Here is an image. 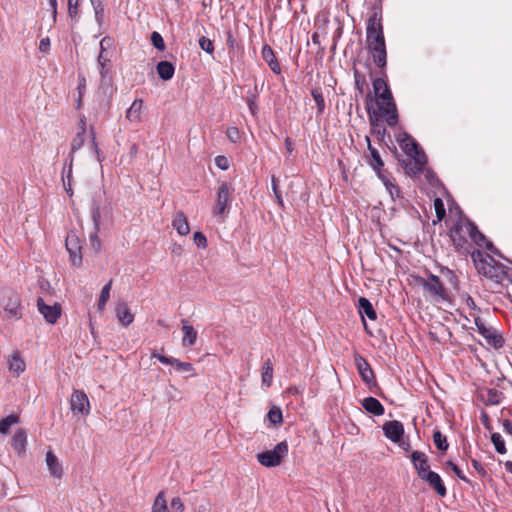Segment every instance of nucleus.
Returning <instances> with one entry per match:
<instances>
[{
    "label": "nucleus",
    "instance_id": "obj_1",
    "mask_svg": "<svg viewBox=\"0 0 512 512\" xmlns=\"http://www.w3.org/2000/svg\"><path fill=\"white\" fill-rule=\"evenodd\" d=\"M366 44L375 65L381 69L387 64V51L382 25L381 0L374 6L366 26Z\"/></svg>",
    "mask_w": 512,
    "mask_h": 512
},
{
    "label": "nucleus",
    "instance_id": "obj_2",
    "mask_svg": "<svg viewBox=\"0 0 512 512\" xmlns=\"http://www.w3.org/2000/svg\"><path fill=\"white\" fill-rule=\"evenodd\" d=\"M397 141L403 152L411 158V162L406 165L407 173L417 175L423 172L426 164V156L420 150L417 142L407 133H402Z\"/></svg>",
    "mask_w": 512,
    "mask_h": 512
},
{
    "label": "nucleus",
    "instance_id": "obj_7",
    "mask_svg": "<svg viewBox=\"0 0 512 512\" xmlns=\"http://www.w3.org/2000/svg\"><path fill=\"white\" fill-rule=\"evenodd\" d=\"M376 96L379 98L378 107L385 121L389 126H395L398 123V111L389 87Z\"/></svg>",
    "mask_w": 512,
    "mask_h": 512
},
{
    "label": "nucleus",
    "instance_id": "obj_9",
    "mask_svg": "<svg viewBox=\"0 0 512 512\" xmlns=\"http://www.w3.org/2000/svg\"><path fill=\"white\" fill-rule=\"evenodd\" d=\"M419 284L435 300H445L447 298L444 285L438 276L430 274L428 279L420 278Z\"/></svg>",
    "mask_w": 512,
    "mask_h": 512
},
{
    "label": "nucleus",
    "instance_id": "obj_31",
    "mask_svg": "<svg viewBox=\"0 0 512 512\" xmlns=\"http://www.w3.org/2000/svg\"><path fill=\"white\" fill-rule=\"evenodd\" d=\"M358 303H359V313L361 314L362 317H364V315H365L370 320H375L377 318V315L373 308V305L367 298L360 297L358 300ZM362 319H364V318H362ZM363 323H364V327L366 328L365 320H363Z\"/></svg>",
    "mask_w": 512,
    "mask_h": 512
},
{
    "label": "nucleus",
    "instance_id": "obj_6",
    "mask_svg": "<svg viewBox=\"0 0 512 512\" xmlns=\"http://www.w3.org/2000/svg\"><path fill=\"white\" fill-rule=\"evenodd\" d=\"M234 188L228 182H221L216 191L215 204L212 213L215 217L224 221L231 209Z\"/></svg>",
    "mask_w": 512,
    "mask_h": 512
},
{
    "label": "nucleus",
    "instance_id": "obj_3",
    "mask_svg": "<svg viewBox=\"0 0 512 512\" xmlns=\"http://www.w3.org/2000/svg\"><path fill=\"white\" fill-rule=\"evenodd\" d=\"M90 139V144L95 154V157L99 163L102 162L103 156L101 150L96 141V135L93 126L90 127L89 132L87 131V122L85 116L80 117L77 125V133L71 141L70 155L74 156V153L78 151L85 143L87 139Z\"/></svg>",
    "mask_w": 512,
    "mask_h": 512
},
{
    "label": "nucleus",
    "instance_id": "obj_19",
    "mask_svg": "<svg viewBox=\"0 0 512 512\" xmlns=\"http://www.w3.org/2000/svg\"><path fill=\"white\" fill-rule=\"evenodd\" d=\"M421 480L425 481L428 486L433 489L440 497H445L447 494L446 487L438 473L429 471L423 475Z\"/></svg>",
    "mask_w": 512,
    "mask_h": 512
},
{
    "label": "nucleus",
    "instance_id": "obj_64",
    "mask_svg": "<svg viewBox=\"0 0 512 512\" xmlns=\"http://www.w3.org/2000/svg\"><path fill=\"white\" fill-rule=\"evenodd\" d=\"M472 465L473 467L475 468V470L480 474V475H485L486 474V470L484 469V467L481 465V463L475 459H472Z\"/></svg>",
    "mask_w": 512,
    "mask_h": 512
},
{
    "label": "nucleus",
    "instance_id": "obj_18",
    "mask_svg": "<svg viewBox=\"0 0 512 512\" xmlns=\"http://www.w3.org/2000/svg\"><path fill=\"white\" fill-rule=\"evenodd\" d=\"M382 428L384 435L394 443H398L404 434L403 424L397 420L385 422Z\"/></svg>",
    "mask_w": 512,
    "mask_h": 512
},
{
    "label": "nucleus",
    "instance_id": "obj_34",
    "mask_svg": "<svg viewBox=\"0 0 512 512\" xmlns=\"http://www.w3.org/2000/svg\"><path fill=\"white\" fill-rule=\"evenodd\" d=\"M262 386L268 388L273 382V365L270 359L264 361L261 372Z\"/></svg>",
    "mask_w": 512,
    "mask_h": 512
},
{
    "label": "nucleus",
    "instance_id": "obj_11",
    "mask_svg": "<svg viewBox=\"0 0 512 512\" xmlns=\"http://www.w3.org/2000/svg\"><path fill=\"white\" fill-rule=\"evenodd\" d=\"M65 246L70 254V261L73 266H80L82 264V253H81V240L78 235L74 232L68 233L65 241Z\"/></svg>",
    "mask_w": 512,
    "mask_h": 512
},
{
    "label": "nucleus",
    "instance_id": "obj_40",
    "mask_svg": "<svg viewBox=\"0 0 512 512\" xmlns=\"http://www.w3.org/2000/svg\"><path fill=\"white\" fill-rule=\"evenodd\" d=\"M27 445V432L24 429H17L12 437L14 448H25Z\"/></svg>",
    "mask_w": 512,
    "mask_h": 512
},
{
    "label": "nucleus",
    "instance_id": "obj_17",
    "mask_svg": "<svg viewBox=\"0 0 512 512\" xmlns=\"http://www.w3.org/2000/svg\"><path fill=\"white\" fill-rule=\"evenodd\" d=\"M37 307L44 319L50 324H55L61 315V307L57 303L47 305L42 298H38Z\"/></svg>",
    "mask_w": 512,
    "mask_h": 512
},
{
    "label": "nucleus",
    "instance_id": "obj_42",
    "mask_svg": "<svg viewBox=\"0 0 512 512\" xmlns=\"http://www.w3.org/2000/svg\"><path fill=\"white\" fill-rule=\"evenodd\" d=\"M311 95L317 105V113L322 114L325 110V99L320 88L313 89Z\"/></svg>",
    "mask_w": 512,
    "mask_h": 512
},
{
    "label": "nucleus",
    "instance_id": "obj_35",
    "mask_svg": "<svg viewBox=\"0 0 512 512\" xmlns=\"http://www.w3.org/2000/svg\"><path fill=\"white\" fill-rule=\"evenodd\" d=\"M93 221H94V225H95V233H93L90 236V243H91L92 248L95 250V252H99L101 249V241L97 235V232L99 230V223H100V213H99L98 209H96L95 212L93 213Z\"/></svg>",
    "mask_w": 512,
    "mask_h": 512
},
{
    "label": "nucleus",
    "instance_id": "obj_54",
    "mask_svg": "<svg viewBox=\"0 0 512 512\" xmlns=\"http://www.w3.org/2000/svg\"><path fill=\"white\" fill-rule=\"evenodd\" d=\"M226 135L229 138L230 141L233 143H236L240 139V132L237 127H229L226 131Z\"/></svg>",
    "mask_w": 512,
    "mask_h": 512
},
{
    "label": "nucleus",
    "instance_id": "obj_56",
    "mask_svg": "<svg viewBox=\"0 0 512 512\" xmlns=\"http://www.w3.org/2000/svg\"><path fill=\"white\" fill-rule=\"evenodd\" d=\"M462 300L465 302L466 306L472 311H479L480 309L476 305L474 299L467 293L461 295Z\"/></svg>",
    "mask_w": 512,
    "mask_h": 512
},
{
    "label": "nucleus",
    "instance_id": "obj_36",
    "mask_svg": "<svg viewBox=\"0 0 512 512\" xmlns=\"http://www.w3.org/2000/svg\"><path fill=\"white\" fill-rule=\"evenodd\" d=\"M378 177L380 178V180L382 181V183L384 184V186L386 187V190L388 191V193L390 194V196L395 199V198H398L400 196V189L399 187L393 183L384 173L383 171H379V175Z\"/></svg>",
    "mask_w": 512,
    "mask_h": 512
},
{
    "label": "nucleus",
    "instance_id": "obj_45",
    "mask_svg": "<svg viewBox=\"0 0 512 512\" xmlns=\"http://www.w3.org/2000/svg\"><path fill=\"white\" fill-rule=\"evenodd\" d=\"M432 438L436 448H448L447 438L439 430H434Z\"/></svg>",
    "mask_w": 512,
    "mask_h": 512
},
{
    "label": "nucleus",
    "instance_id": "obj_15",
    "mask_svg": "<svg viewBox=\"0 0 512 512\" xmlns=\"http://www.w3.org/2000/svg\"><path fill=\"white\" fill-rule=\"evenodd\" d=\"M71 410L74 413L88 415L90 412L89 399L85 392L81 390H74L70 399Z\"/></svg>",
    "mask_w": 512,
    "mask_h": 512
},
{
    "label": "nucleus",
    "instance_id": "obj_29",
    "mask_svg": "<svg viewBox=\"0 0 512 512\" xmlns=\"http://www.w3.org/2000/svg\"><path fill=\"white\" fill-rule=\"evenodd\" d=\"M116 316L119 322L126 327L134 321V315L131 313L128 305L125 302H121L117 305Z\"/></svg>",
    "mask_w": 512,
    "mask_h": 512
},
{
    "label": "nucleus",
    "instance_id": "obj_39",
    "mask_svg": "<svg viewBox=\"0 0 512 512\" xmlns=\"http://www.w3.org/2000/svg\"><path fill=\"white\" fill-rule=\"evenodd\" d=\"M104 0H90L94 10L95 20L99 26H102L105 19Z\"/></svg>",
    "mask_w": 512,
    "mask_h": 512
},
{
    "label": "nucleus",
    "instance_id": "obj_10",
    "mask_svg": "<svg viewBox=\"0 0 512 512\" xmlns=\"http://www.w3.org/2000/svg\"><path fill=\"white\" fill-rule=\"evenodd\" d=\"M474 323L478 332L484 337L487 344L495 349H500L504 346V338L496 329L485 326L480 317H474Z\"/></svg>",
    "mask_w": 512,
    "mask_h": 512
},
{
    "label": "nucleus",
    "instance_id": "obj_62",
    "mask_svg": "<svg viewBox=\"0 0 512 512\" xmlns=\"http://www.w3.org/2000/svg\"><path fill=\"white\" fill-rule=\"evenodd\" d=\"M50 47V39L48 37L42 38L39 43V50L47 53Z\"/></svg>",
    "mask_w": 512,
    "mask_h": 512
},
{
    "label": "nucleus",
    "instance_id": "obj_26",
    "mask_svg": "<svg viewBox=\"0 0 512 512\" xmlns=\"http://www.w3.org/2000/svg\"><path fill=\"white\" fill-rule=\"evenodd\" d=\"M181 323H182V332H183V338H182L183 347L193 346L197 340L196 330L186 320H182Z\"/></svg>",
    "mask_w": 512,
    "mask_h": 512
},
{
    "label": "nucleus",
    "instance_id": "obj_37",
    "mask_svg": "<svg viewBox=\"0 0 512 512\" xmlns=\"http://www.w3.org/2000/svg\"><path fill=\"white\" fill-rule=\"evenodd\" d=\"M112 283H113V280L110 279L102 288L101 292H100V295H99V299H98V302H97V308L99 311H103L107 302L109 301V298H110V291H111V288H112Z\"/></svg>",
    "mask_w": 512,
    "mask_h": 512
},
{
    "label": "nucleus",
    "instance_id": "obj_58",
    "mask_svg": "<svg viewBox=\"0 0 512 512\" xmlns=\"http://www.w3.org/2000/svg\"><path fill=\"white\" fill-rule=\"evenodd\" d=\"M491 441L495 448H505L504 440L499 433H493L491 435Z\"/></svg>",
    "mask_w": 512,
    "mask_h": 512
},
{
    "label": "nucleus",
    "instance_id": "obj_63",
    "mask_svg": "<svg viewBox=\"0 0 512 512\" xmlns=\"http://www.w3.org/2000/svg\"><path fill=\"white\" fill-rule=\"evenodd\" d=\"M370 122H371V125L374 127L375 132L377 133V135H379L381 137H384V135H385V128L375 124V121L372 119V117H370Z\"/></svg>",
    "mask_w": 512,
    "mask_h": 512
},
{
    "label": "nucleus",
    "instance_id": "obj_53",
    "mask_svg": "<svg viewBox=\"0 0 512 512\" xmlns=\"http://www.w3.org/2000/svg\"><path fill=\"white\" fill-rule=\"evenodd\" d=\"M447 466L451 467V469L454 471V473L457 475L459 479L466 483L470 482L469 479L463 473V471L455 463H453L452 461H448Z\"/></svg>",
    "mask_w": 512,
    "mask_h": 512
},
{
    "label": "nucleus",
    "instance_id": "obj_32",
    "mask_svg": "<svg viewBox=\"0 0 512 512\" xmlns=\"http://www.w3.org/2000/svg\"><path fill=\"white\" fill-rule=\"evenodd\" d=\"M111 56H112V53L99 52L97 62H98V66H99L100 76L103 79L107 77V75L112 67Z\"/></svg>",
    "mask_w": 512,
    "mask_h": 512
},
{
    "label": "nucleus",
    "instance_id": "obj_52",
    "mask_svg": "<svg viewBox=\"0 0 512 512\" xmlns=\"http://www.w3.org/2000/svg\"><path fill=\"white\" fill-rule=\"evenodd\" d=\"M193 240H194V243L199 248L204 249L207 247V238L202 232H195L193 235Z\"/></svg>",
    "mask_w": 512,
    "mask_h": 512
},
{
    "label": "nucleus",
    "instance_id": "obj_30",
    "mask_svg": "<svg viewBox=\"0 0 512 512\" xmlns=\"http://www.w3.org/2000/svg\"><path fill=\"white\" fill-rule=\"evenodd\" d=\"M262 57L275 74L281 73V67L275 57L274 51L269 45H264L262 48Z\"/></svg>",
    "mask_w": 512,
    "mask_h": 512
},
{
    "label": "nucleus",
    "instance_id": "obj_12",
    "mask_svg": "<svg viewBox=\"0 0 512 512\" xmlns=\"http://www.w3.org/2000/svg\"><path fill=\"white\" fill-rule=\"evenodd\" d=\"M288 450H263L257 454L258 462L265 467H276L287 456Z\"/></svg>",
    "mask_w": 512,
    "mask_h": 512
},
{
    "label": "nucleus",
    "instance_id": "obj_44",
    "mask_svg": "<svg viewBox=\"0 0 512 512\" xmlns=\"http://www.w3.org/2000/svg\"><path fill=\"white\" fill-rule=\"evenodd\" d=\"M353 74H354V83H355V88L358 90L359 94H363L364 93V88L366 86V78H365V75L362 74L358 69L354 68L353 69Z\"/></svg>",
    "mask_w": 512,
    "mask_h": 512
},
{
    "label": "nucleus",
    "instance_id": "obj_14",
    "mask_svg": "<svg viewBox=\"0 0 512 512\" xmlns=\"http://www.w3.org/2000/svg\"><path fill=\"white\" fill-rule=\"evenodd\" d=\"M466 233L468 237L479 247H485L487 250L496 253L497 250L493 246V244L486 240V237L483 233H481L477 226L471 222L470 220H467L466 223Z\"/></svg>",
    "mask_w": 512,
    "mask_h": 512
},
{
    "label": "nucleus",
    "instance_id": "obj_51",
    "mask_svg": "<svg viewBox=\"0 0 512 512\" xmlns=\"http://www.w3.org/2000/svg\"><path fill=\"white\" fill-rule=\"evenodd\" d=\"M113 39L110 38V37H104L102 38V40L100 41V52H103V53H112L110 50L112 49L113 47Z\"/></svg>",
    "mask_w": 512,
    "mask_h": 512
},
{
    "label": "nucleus",
    "instance_id": "obj_8",
    "mask_svg": "<svg viewBox=\"0 0 512 512\" xmlns=\"http://www.w3.org/2000/svg\"><path fill=\"white\" fill-rule=\"evenodd\" d=\"M467 218H459L450 230V237L457 251L469 253L470 244L467 240L466 223Z\"/></svg>",
    "mask_w": 512,
    "mask_h": 512
},
{
    "label": "nucleus",
    "instance_id": "obj_61",
    "mask_svg": "<svg viewBox=\"0 0 512 512\" xmlns=\"http://www.w3.org/2000/svg\"><path fill=\"white\" fill-rule=\"evenodd\" d=\"M77 90H78V95H80V98H82L86 91V79L84 76H79Z\"/></svg>",
    "mask_w": 512,
    "mask_h": 512
},
{
    "label": "nucleus",
    "instance_id": "obj_38",
    "mask_svg": "<svg viewBox=\"0 0 512 512\" xmlns=\"http://www.w3.org/2000/svg\"><path fill=\"white\" fill-rule=\"evenodd\" d=\"M19 423V416L11 414L0 420V433L6 435L9 433L12 426Z\"/></svg>",
    "mask_w": 512,
    "mask_h": 512
},
{
    "label": "nucleus",
    "instance_id": "obj_4",
    "mask_svg": "<svg viewBox=\"0 0 512 512\" xmlns=\"http://www.w3.org/2000/svg\"><path fill=\"white\" fill-rule=\"evenodd\" d=\"M472 258L477 271L487 278L499 279L505 276L508 270L505 265L497 262L492 256L483 254L480 251L473 252Z\"/></svg>",
    "mask_w": 512,
    "mask_h": 512
},
{
    "label": "nucleus",
    "instance_id": "obj_46",
    "mask_svg": "<svg viewBox=\"0 0 512 512\" xmlns=\"http://www.w3.org/2000/svg\"><path fill=\"white\" fill-rule=\"evenodd\" d=\"M198 43L200 48L206 53L211 55L214 52L213 42L209 38L202 36L199 38Z\"/></svg>",
    "mask_w": 512,
    "mask_h": 512
},
{
    "label": "nucleus",
    "instance_id": "obj_50",
    "mask_svg": "<svg viewBox=\"0 0 512 512\" xmlns=\"http://www.w3.org/2000/svg\"><path fill=\"white\" fill-rule=\"evenodd\" d=\"M81 0H68V14L71 18H75L79 13Z\"/></svg>",
    "mask_w": 512,
    "mask_h": 512
},
{
    "label": "nucleus",
    "instance_id": "obj_57",
    "mask_svg": "<svg viewBox=\"0 0 512 512\" xmlns=\"http://www.w3.org/2000/svg\"><path fill=\"white\" fill-rule=\"evenodd\" d=\"M171 508L175 512H183L184 511V504L180 497H174L171 500Z\"/></svg>",
    "mask_w": 512,
    "mask_h": 512
},
{
    "label": "nucleus",
    "instance_id": "obj_24",
    "mask_svg": "<svg viewBox=\"0 0 512 512\" xmlns=\"http://www.w3.org/2000/svg\"><path fill=\"white\" fill-rule=\"evenodd\" d=\"M369 150L370 157L368 158V164L377 172L379 175V171H382L384 166V162L376 148L371 145L370 138L366 136L365 138Z\"/></svg>",
    "mask_w": 512,
    "mask_h": 512
},
{
    "label": "nucleus",
    "instance_id": "obj_16",
    "mask_svg": "<svg viewBox=\"0 0 512 512\" xmlns=\"http://www.w3.org/2000/svg\"><path fill=\"white\" fill-rule=\"evenodd\" d=\"M354 362L362 380L369 386L376 385L374 372L367 360L356 353L354 355Z\"/></svg>",
    "mask_w": 512,
    "mask_h": 512
},
{
    "label": "nucleus",
    "instance_id": "obj_43",
    "mask_svg": "<svg viewBox=\"0 0 512 512\" xmlns=\"http://www.w3.org/2000/svg\"><path fill=\"white\" fill-rule=\"evenodd\" d=\"M152 512H170L168 507H167V503H166V500L164 498V493L163 492H160L156 496L154 504H153V507H152Z\"/></svg>",
    "mask_w": 512,
    "mask_h": 512
},
{
    "label": "nucleus",
    "instance_id": "obj_28",
    "mask_svg": "<svg viewBox=\"0 0 512 512\" xmlns=\"http://www.w3.org/2000/svg\"><path fill=\"white\" fill-rule=\"evenodd\" d=\"M363 408L370 414L381 416L384 414V406L374 397H367L362 400Z\"/></svg>",
    "mask_w": 512,
    "mask_h": 512
},
{
    "label": "nucleus",
    "instance_id": "obj_20",
    "mask_svg": "<svg viewBox=\"0 0 512 512\" xmlns=\"http://www.w3.org/2000/svg\"><path fill=\"white\" fill-rule=\"evenodd\" d=\"M411 460L419 478L431 471L429 460L425 453L415 450L411 455Z\"/></svg>",
    "mask_w": 512,
    "mask_h": 512
},
{
    "label": "nucleus",
    "instance_id": "obj_48",
    "mask_svg": "<svg viewBox=\"0 0 512 512\" xmlns=\"http://www.w3.org/2000/svg\"><path fill=\"white\" fill-rule=\"evenodd\" d=\"M69 157H70L69 165H68L67 168L64 167V169L62 171L63 177L66 176V178H67V185H68V187H66V191L68 193L71 192L70 178H71V174H72V167H73V161H74V156L73 155L69 154Z\"/></svg>",
    "mask_w": 512,
    "mask_h": 512
},
{
    "label": "nucleus",
    "instance_id": "obj_55",
    "mask_svg": "<svg viewBox=\"0 0 512 512\" xmlns=\"http://www.w3.org/2000/svg\"><path fill=\"white\" fill-rule=\"evenodd\" d=\"M385 88H388V84L384 79L376 78L373 81V89L376 95L382 92Z\"/></svg>",
    "mask_w": 512,
    "mask_h": 512
},
{
    "label": "nucleus",
    "instance_id": "obj_41",
    "mask_svg": "<svg viewBox=\"0 0 512 512\" xmlns=\"http://www.w3.org/2000/svg\"><path fill=\"white\" fill-rule=\"evenodd\" d=\"M267 419L272 425L281 424L283 421L281 408L279 406H272L267 413Z\"/></svg>",
    "mask_w": 512,
    "mask_h": 512
},
{
    "label": "nucleus",
    "instance_id": "obj_5",
    "mask_svg": "<svg viewBox=\"0 0 512 512\" xmlns=\"http://www.w3.org/2000/svg\"><path fill=\"white\" fill-rule=\"evenodd\" d=\"M0 312L3 319L17 321L22 317V307L18 294L11 289L0 293Z\"/></svg>",
    "mask_w": 512,
    "mask_h": 512
},
{
    "label": "nucleus",
    "instance_id": "obj_25",
    "mask_svg": "<svg viewBox=\"0 0 512 512\" xmlns=\"http://www.w3.org/2000/svg\"><path fill=\"white\" fill-rule=\"evenodd\" d=\"M172 226L180 236H186L190 233V226L183 212H177L174 214Z\"/></svg>",
    "mask_w": 512,
    "mask_h": 512
},
{
    "label": "nucleus",
    "instance_id": "obj_23",
    "mask_svg": "<svg viewBox=\"0 0 512 512\" xmlns=\"http://www.w3.org/2000/svg\"><path fill=\"white\" fill-rule=\"evenodd\" d=\"M142 108L143 100L139 98L135 99L126 111V120L130 123H140L142 120Z\"/></svg>",
    "mask_w": 512,
    "mask_h": 512
},
{
    "label": "nucleus",
    "instance_id": "obj_33",
    "mask_svg": "<svg viewBox=\"0 0 512 512\" xmlns=\"http://www.w3.org/2000/svg\"><path fill=\"white\" fill-rule=\"evenodd\" d=\"M156 70L159 77L164 81L170 80L175 73V67L169 61H160L157 64Z\"/></svg>",
    "mask_w": 512,
    "mask_h": 512
},
{
    "label": "nucleus",
    "instance_id": "obj_49",
    "mask_svg": "<svg viewBox=\"0 0 512 512\" xmlns=\"http://www.w3.org/2000/svg\"><path fill=\"white\" fill-rule=\"evenodd\" d=\"M151 41L156 49L161 51L165 49L163 37L158 32H153L151 34Z\"/></svg>",
    "mask_w": 512,
    "mask_h": 512
},
{
    "label": "nucleus",
    "instance_id": "obj_21",
    "mask_svg": "<svg viewBox=\"0 0 512 512\" xmlns=\"http://www.w3.org/2000/svg\"><path fill=\"white\" fill-rule=\"evenodd\" d=\"M8 370L14 377H19L26 369V364L21 354L16 351L7 360Z\"/></svg>",
    "mask_w": 512,
    "mask_h": 512
},
{
    "label": "nucleus",
    "instance_id": "obj_22",
    "mask_svg": "<svg viewBox=\"0 0 512 512\" xmlns=\"http://www.w3.org/2000/svg\"><path fill=\"white\" fill-rule=\"evenodd\" d=\"M480 399L485 405H498L502 402L504 395L495 388H486L480 391Z\"/></svg>",
    "mask_w": 512,
    "mask_h": 512
},
{
    "label": "nucleus",
    "instance_id": "obj_59",
    "mask_svg": "<svg viewBox=\"0 0 512 512\" xmlns=\"http://www.w3.org/2000/svg\"><path fill=\"white\" fill-rule=\"evenodd\" d=\"M226 45L231 51H233L237 46V41L231 31L227 32Z\"/></svg>",
    "mask_w": 512,
    "mask_h": 512
},
{
    "label": "nucleus",
    "instance_id": "obj_27",
    "mask_svg": "<svg viewBox=\"0 0 512 512\" xmlns=\"http://www.w3.org/2000/svg\"><path fill=\"white\" fill-rule=\"evenodd\" d=\"M46 464L51 476L60 479L63 474L62 465L51 450L46 454Z\"/></svg>",
    "mask_w": 512,
    "mask_h": 512
},
{
    "label": "nucleus",
    "instance_id": "obj_13",
    "mask_svg": "<svg viewBox=\"0 0 512 512\" xmlns=\"http://www.w3.org/2000/svg\"><path fill=\"white\" fill-rule=\"evenodd\" d=\"M151 358H156L162 364L171 365L179 372L190 373L191 376L195 375V369L190 362H182L177 358L164 356L157 351L151 354Z\"/></svg>",
    "mask_w": 512,
    "mask_h": 512
},
{
    "label": "nucleus",
    "instance_id": "obj_60",
    "mask_svg": "<svg viewBox=\"0 0 512 512\" xmlns=\"http://www.w3.org/2000/svg\"><path fill=\"white\" fill-rule=\"evenodd\" d=\"M215 163H216L217 167H219L221 170L228 169V160L224 156H217L215 158Z\"/></svg>",
    "mask_w": 512,
    "mask_h": 512
},
{
    "label": "nucleus",
    "instance_id": "obj_47",
    "mask_svg": "<svg viewBox=\"0 0 512 512\" xmlns=\"http://www.w3.org/2000/svg\"><path fill=\"white\" fill-rule=\"evenodd\" d=\"M434 209H435V213H436V217H437L438 221H441L445 217L446 211H445L444 203L440 198L434 199Z\"/></svg>",
    "mask_w": 512,
    "mask_h": 512
}]
</instances>
